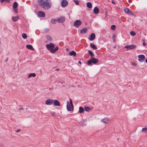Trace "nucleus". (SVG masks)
Segmentation results:
<instances>
[{"instance_id":"nucleus-37","label":"nucleus","mask_w":147,"mask_h":147,"mask_svg":"<svg viewBox=\"0 0 147 147\" xmlns=\"http://www.w3.org/2000/svg\"><path fill=\"white\" fill-rule=\"evenodd\" d=\"M20 131H21V130L20 129H18L17 130H16V132L17 133H18V132H20Z\"/></svg>"},{"instance_id":"nucleus-25","label":"nucleus","mask_w":147,"mask_h":147,"mask_svg":"<svg viewBox=\"0 0 147 147\" xmlns=\"http://www.w3.org/2000/svg\"><path fill=\"white\" fill-rule=\"evenodd\" d=\"M57 20L54 19H52L51 20V22L53 24H55L56 23Z\"/></svg>"},{"instance_id":"nucleus-19","label":"nucleus","mask_w":147,"mask_h":147,"mask_svg":"<svg viewBox=\"0 0 147 147\" xmlns=\"http://www.w3.org/2000/svg\"><path fill=\"white\" fill-rule=\"evenodd\" d=\"M69 55L70 56H75L76 55V53L74 51H72L69 53Z\"/></svg>"},{"instance_id":"nucleus-42","label":"nucleus","mask_w":147,"mask_h":147,"mask_svg":"<svg viewBox=\"0 0 147 147\" xmlns=\"http://www.w3.org/2000/svg\"><path fill=\"white\" fill-rule=\"evenodd\" d=\"M112 2L113 4H115V2L114 1H112Z\"/></svg>"},{"instance_id":"nucleus-18","label":"nucleus","mask_w":147,"mask_h":147,"mask_svg":"<svg viewBox=\"0 0 147 147\" xmlns=\"http://www.w3.org/2000/svg\"><path fill=\"white\" fill-rule=\"evenodd\" d=\"M90 46L94 50H96L97 49L96 46L92 43H90Z\"/></svg>"},{"instance_id":"nucleus-30","label":"nucleus","mask_w":147,"mask_h":147,"mask_svg":"<svg viewBox=\"0 0 147 147\" xmlns=\"http://www.w3.org/2000/svg\"><path fill=\"white\" fill-rule=\"evenodd\" d=\"M142 131L143 132H147V127L145 128H143Z\"/></svg>"},{"instance_id":"nucleus-35","label":"nucleus","mask_w":147,"mask_h":147,"mask_svg":"<svg viewBox=\"0 0 147 147\" xmlns=\"http://www.w3.org/2000/svg\"><path fill=\"white\" fill-rule=\"evenodd\" d=\"M116 35L115 34H114L113 36V41H114L115 40V39L116 38Z\"/></svg>"},{"instance_id":"nucleus-46","label":"nucleus","mask_w":147,"mask_h":147,"mask_svg":"<svg viewBox=\"0 0 147 147\" xmlns=\"http://www.w3.org/2000/svg\"><path fill=\"white\" fill-rule=\"evenodd\" d=\"M145 62L146 63H147V59H146V60Z\"/></svg>"},{"instance_id":"nucleus-16","label":"nucleus","mask_w":147,"mask_h":147,"mask_svg":"<svg viewBox=\"0 0 147 147\" xmlns=\"http://www.w3.org/2000/svg\"><path fill=\"white\" fill-rule=\"evenodd\" d=\"M99 10L97 7H95L94 8L93 12L95 14H98L99 12Z\"/></svg>"},{"instance_id":"nucleus-38","label":"nucleus","mask_w":147,"mask_h":147,"mask_svg":"<svg viewBox=\"0 0 147 147\" xmlns=\"http://www.w3.org/2000/svg\"><path fill=\"white\" fill-rule=\"evenodd\" d=\"M4 1V0H0V2L1 3H2Z\"/></svg>"},{"instance_id":"nucleus-39","label":"nucleus","mask_w":147,"mask_h":147,"mask_svg":"<svg viewBox=\"0 0 147 147\" xmlns=\"http://www.w3.org/2000/svg\"><path fill=\"white\" fill-rule=\"evenodd\" d=\"M14 10V11H15V12H16V13H17V10L16 9H13Z\"/></svg>"},{"instance_id":"nucleus-3","label":"nucleus","mask_w":147,"mask_h":147,"mask_svg":"<svg viewBox=\"0 0 147 147\" xmlns=\"http://www.w3.org/2000/svg\"><path fill=\"white\" fill-rule=\"evenodd\" d=\"M69 101L70 102L68 101H67V109L68 111H71L73 110L74 106L71 99H69Z\"/></svg>"},{"instance_id":"nucleus-10","label":"nucleus","mask_w":147,"mask_h":147,"mask_svg":"<svg viewBox=\"0 0 147 147\" xmlns=\"http://www.w3.org/2000/svg\"><path fill=\"white\" fill-rule=\"evenodd\" d=\"M124 11L128 14H129L132 16L134 15L133 13L130 10L127 8H125L124 9Z\"/></svg>"},{"instance_id":"nucleus-23","label":"nucleus","mask_w":147,"mask_h":147,"mask_svg":"<svg viewBox=\"0 0 147 147\" xmlns=\"http://www.w3.org/2000/svg\"><path fill=\"white\" fill-rule=\"evenodd\" d=\"M12 20L14 21H17L19 19V17L18 16L13 17L12 18Z\"/></svg>"},{"instance_id":"nucleus-9","label":"nucleus","mask_w":147,"mask_h":147,"mask_svg":"<svg viewBox=\"0 0 147 147\" xmlns=\"http://www.w3.org/2000/svg\"><path fill=\"white\" fill-rule=\"evenodd\" d=\"M38 15L40 17L44 18L45 16V13L43 11H40L38 12Z\"/></svg>"},{"instance_id":"nucleus-41","label":"nucleus","mask_w":147,"mask_h":147,"mask_svg":"<svg viewBox=\"0 0 147 147\" xmlns=\"http://www.w3.org/2000/svg\"><path fill=\"white\" fill-rule=\"evenodd\" d=\"M8 58L7 57L6 58V59L5 60V62H7V61H8Z\"/></svg>"},{"instance_id":"nucleus-6","label":"nucleus","mask_w":147,"mask_h":147,"mask_svg":"<svg viewBox=\"0 0 147 147\" xmlns=\"http://www.w3.org/2000/svg\"><path fill=\"white\" fill-rule=\"evenodd\" d=\"M57 21L59 23H63L65 21V18L64 17H61L57 19Z\"/></svg>"},{"instance_id":"nucleus-32","label":"nucleus","mask_w":147,"mask_h":147,"mask_svg":"<svg viewBox=\"0 0 147 147\" xmlns=\"http://www.w3.org/2000/svg\"><path fill=\"white\" fill-rule=\"evenodd\" d=\"M130 34L133 36H134L136 35V33H135L133 31H131L130 32Z\"/></svg>"},{"instance_id":"nucleus-8","label":"nucleus","mask_w":147,"mask_h":147,"mask_svg":"<svg viewBox=\"0 0 147 147\" xmlns=\"http://www.w3.org/2000/svg\"><path fill=\"white\" fill-rule=\"evenodd\" d=\"M138 61L140 62H142L145 58V56L144 55H139L138 56Z\"/></svg>"},{"instance_id":"nucleus-20","label":"nucleus","mask_w":147,"mask_h":147,"mask_svg":"<svg viewBox=\"0 0 147 147\" xmlns=\"http://www.w3.org/2000/svg\"><path fill=\"white\" fill-rule=\"evenodd\" d=\"M26 47L29 49H30V50H33L34 49L33 48V47H32V45H26Z\"/></svg>"},{"instance_id":"nucleus-22","label":"nucleus","mask_w":147,"mask_h":147,"mask_svg":"<svg viewBox=\"0 0 147 147\" xmlns=\"http://www.w3.org/2000/svg\"><path fill=\"white\" fill-rule=\"evenodd\" d=\"M36 76V74L35 73H30L29 74L28 76V78H30L31 77H35Z\"/></svg>"},{"instance_id":"nucleus-13","label":"nucleus","mask_w":147,"mask_h":147,"mask_svg":"<svg viewBox=\"0 0 147 147\" xmlns=\"http://www.w3.org/2000/svg\"><path fill=\"white\" fill-rule=\"evenodd\" d=\"M53 103L54 106H59L60 105L59 102L57 100H53Z\"/></svg>"},{"instance_id":"nucleus-14","label":"nucleus","mask_w":147,"mask_h":147,"mask_svg":"<svg viewBox=\"0 0 147 147\" xmlns=\"http://www.w3.org/2000/svg\"><path fill=\"white\" fill-rule=\"evenodd\" d=\"M95 38V34L93 33H92L90 35V38H89V40L91 41L93 40Z\"/></svg>"},{"instance_id":"nucleus-31","label":"nucleus","mask_w":147,"mask_h":147,"mask_svg":"<svg viewBox=\"0 0 147 147\" xmlns=\"http://www.w3.org/2000/svg\"><path fill=\"white\" fill-rule=\"evenodd\" d=\"M84 109L86 111L88 112L90 110V108L88 107H84Z\"/></svg>"},{"instance_id":"nucleus-27","label":"nucleus","mask_w":147,"mask_h":147,"mask_svg":"<svg viewBox=\"0 0 147 147\" xmlns=\"http://www.w3.org/2000/svg\"><path fill=\"white\" fill-rule=\"evenodd\" d=\"M22 36L24 39H26L27 38L26 34L25 33H23L22 34Z\"/></svg>"},{"instance_id":"nucleus-5","label":"nucleus","mask_w":147,"mask_h":147,"mask_svg":"<svg viewBox=\"0 0 147 147\" xmlns=\"http://www.w3.org/2000/svg\"><path fill=\"white\" fill-rule=\"evenodd\" d=\"M81 24V21L79 20H77L74 22V25L75 27L78 28L80 26Z\"/></svg>"},{"instance_id":"nucleus-29","label":"nucleus","mask_w":147,"mask_h":147,"mask_svg":"<svg viewBox=\"0 0 147 147\" xmlns=\"http://www.w3.org/2000/svg\"><path fill=\"white\" fill-rule=\"evenodd\" d=\"M88 52L91 57H92L94 56L93 53L90 50H88Z\"/></svg>"},{"instance_id":"nucleus-21","label":"nucleus","mask_w":147,"mask_h":147,"mask_svg":"<svg viewBox=\"0 0 147 147\" xmlns=\"http://www.w3.org/2000/svg\"><path fill=\"white\" fill-rule=\"evenodd\" d=\"M84 110L83 107H80L79 108V112L80 113H81L84 112Z\"/></svg>"},{"instance_id":"nucleus-15","label":"nucleus","mask_w":147,"mask_h":147,"mask_svg":"<svg viewBox=\"0 0 147 147\" xmlns=\"http://www.w3.org/2000/svg\"><path fill=\"white\" fill-rule=\"evenodd\" d=\"M109 120V119L108 118H105L102 120L101 121L103 122L104 123H107Z\"/></svg>"},{"instance_id":"nucleus-48","label":"nucleus","mask_w":147,"mask_h":147,"mask_svg":"<svg viewBox=\"0 0 147 147\" xmlns=\"http://www.w3.org/2000/svg\"><path fill=\"white\" fill-rule=\"evenodd\" d=\"M20 110H21V109H22V108H20Z\"/></svg>"},{"instance_id":"nucleus-11","label":"nucleus","mask_w":147,"mask_h":147,"mask_svg":"<svg viewBox=\"0 0 147 147\" xmlns=\"http://www.w3.org/2000/svg\"><path fill=\"white\" fill-rule=\"evenodd\" d=\"M68 2L66 0H63L61 2V6L63 7H65L68 4Z\"/></svg>"},{"instance_id":"nucleus-17","label":"nucleus","mask_w":147,"mask_h":147,"mask_svg":"<svg viewBox=\"0 0 147 147\" xmlns=\"http://www.w3.org/2000/svg\"><path fill=\"white\" fill-rule=\"evenodd\" d=\"M87 29L86 28H83L80 31V32L81 34L85 33L87 32Z\"/></svg>"},{"instance_id":"nucleus-26","label":"nucleus","mask_w":147,"mask_h":147,"mask_svg":"<svg viewBox=\"0 0 147 147\" xmlns=\"http://www.w3.org/2000/svg\"><path fill=\"white\" fill-rule=\"evenodd\" d=\"M18 6V3L16 2L14 3L13 4V9H16Z\"/></svg>"},{"instance_id":"nucleus-44","label":"nucleus","mask_w":147,"mask_h":147,"mask_svg":"<svg viewBox=\"0 0 147 147\" xmlns=\"http://www.w3.org/2000/svg\"><path fill=\"white\" fill-rule=\"evenodd\" d=\"M78 63H80V64H81V62H80V61H79L78 62Z\"/></svg>"},{"instance_id":"nucleus-7","label":"nucleus","mask_w":147,"mask_h":147,"mask_svg":"<svg viewBox=\"0 0 147 147\" xmlns=\"http://www.w3.org/2000/svg\"><path fill=\"white\" fill-rule=\"evenodd\" d=\"M53 100L52 99H48L45 101V104L47 105H51L52 104L53 102Z\"/></svg>"},{"instance_id":"nucleus-1","label":"nucleus","mask_w":147,"mask_h":147,"mask_svg":"<svg viewBox=\"0 0 147 147\" xmlns=\"http://www.w3.org/2000/svg\"><path fill=\"white\" fill-rule=\"evenodd\" d=\"M39 5L45 9H49L51 7L50 3L47 0H38Z\"/></svg>"},{"instance_id":"nucleus-2","label":"nucleus","mask_w":147,"mask_h":147,"mask_svg":"<svg viewBox=\"0 0 147 147\" xmlns=\"http://www.w3.org/2000/svg\"><path fill=\"white\" fill-rule=\"evenodd\" d=\"M46 47L47 49L52 53H55L59 49V47L58 46H56L54 49L55 45L53 43L47 44L46 45Z\"/></svg>"},{"instance_id":"nucleus-36","label":"nucleus","mask_w":147,"mask_h":147,"mask_svg":"<svg viewBox=\"0 0 147 147\" xmlns=\"http://www.w3.org/2000/svg\"><path fill=\"white\" fill-rule=\"evenodd\" d=\"M51 114L53 116H54L55 115V113L54 112H51Z\"/></svg>"},{"instance_id":"nucleus-4","label":"nucleus","mask_w":147,"mask_h":147,"mask_svg":"<svg viewBox=\"0 0 147 147\" xmlns=\"http://www.w3.org/2000/svg\"><path fill=\"white\" fill-rule=\"evenodd\" d=\"M98 62V60L94 58H92L89 60L88 63V65H92V63L96 64Z\"/></svg>"},{"instance_id":"nucleus-47","label":"nucleus","mask_w":147,"mask_h":147,"mask_svg":"<svg viewBox=\"0 0 147 147\" xmlns=\"http://www.w3.org/2000/svg\"><path fill=\"white\" fill-rule=\"evenodd\" d=\"M48 30H49V29H47V31H48Z\"/></svg>"},{"instance_id":"nucleus-28","label":"nucleus","mask_w":147,"mask_h":147,"mask_svg":"<svg viewBox=\"0 0 147 147\" xmlns=\"http://www.w3.org/2000/svg\"><path fill=\"white\" fill-rule=\"evenodd\" d=\"M46 38L49 41H51L52 40L51 37V36L49 35H47L46 36Z\"/></svg>"},{"instance_id":"nucleus-33","label":"nucleus","mask_w":147,"mask_h":147,"mask_svg":"<svg viewBox=\"0 0 147 147\" xmlns=\"http://www.w3.org/2000/svg\"><path fill=\"white\" fill-rule=\"evenodd\" d=\"M115 25H112L111 26V28L113 30H114L115 29Z\"/></svg>"},{"instance_id":"nucleus-34","label":"nucleus","mask_w":147,"mask_h":147,"mask_svg":"<svg viewBox=\"0 0 147 147\" xmlns=\"http://www.w3.org/2000/svg\"><path fill=\"white\" fill-rule=\"evenodd\" d=\"M74 2L76 5H78L79 3V1L77 0H74Z\"/></svg>"},{"instance_id":"nucleus-40","label":"nucleus","mask_w":147,"mask_h":147,"mask_svg":"<svg viewBox=\"0 0 147 147\" xmlns=\"http://www.w3.org/2000/svg\"><path fill=\"white\" fill-rule=\"evenodd\" d=\"M143 46H146V44L144 42H143Z\"/></svg>"},{"instance_id":"nucleus-43","label":"nucleus","mask_w":147,"mask_h":147,"mask_svg":"<svg viewBox=\"0 0 147 147\" xmlns=\"http://www.w3.org/2000/svg\"><path fill=\"white\" fill-rule=\"evenodd\" d=\"M10 0H4V1H7V2H9L10 1Z\"/></svg>"},{"instance_id":"nucleus-12","label":"nucleus","mask_w":147,"mask_h":147,"mask_svg":"<svg viewBox=\"0 0 147 147\" xmlns=\"http://www.w3.org/2000/svg\"><path fill=\"white\" fill-rule=\"evenodd\" d=\"M136 47V46L134 45H127L125 46V47L127 49H132Z\"/></svg>"},{"instance_id":"nucleus-24","label":"nucleus","mask_w":147,"mask_h":147,"mask_svg":"<svg viewBox=\"0 0 147 147\" xmlns=\"http://www.w3.org/2000/svg\"><path fill=\"white\" fill-rule=\"evenodd\" d=\"M87 6L88 8H91L92 7V4L91 2H88L87 3Z\"/></svg>"},{"instance_id":"nucleus-45","label":"nucleus","mask_w":147,"mask_h":147,"mask_svg":"<svg viewBox=\"0 0 147 147\" xmlns=\"http://www.w3.org/2000/svg\"><path fill=\"white\" fill-rule=\"evenodd\" d=\"M59 69H56V70H57V71H58V70H59Z\"/></svg>"}]
</instances>
